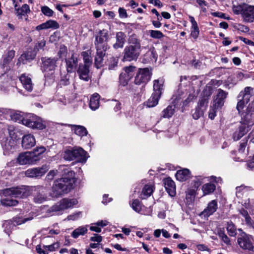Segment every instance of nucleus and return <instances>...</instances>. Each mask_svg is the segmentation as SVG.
<instances>
[{"label":"nucleus","instance_id":"60","mask_svg":"<svg viewBox=\"0 0 254 254\" xmlns=\"http://www.w3.org/2000/svg\"><path fill=\"white\" fill-rule=\"evenodd\" d=\"M36 250L39 254H48L47 251L45 248V245L42 247L40 245H37L36 248Z\"/></svg>","mask_w":254,"mask_h":254},{"label":"nucleus","instance_id":"48","mask_svg":"<svg viewBox=\"0 0 254 254\" xmlns=\"http://www.w3.org/2000/svg\"><path fill=\"white\" fill-rule=\"evenodd\" d=\"M227 230L230 236H235L236 235V229L232 222H228Z\"/></svg>","mask_w":254,"mask_h":254},{"label":"nucleus","instance_id":"55","mask_svg":"<svg viewBox=\"0 0 254 254\" xmlns=\"http://www.w3.org/2000/svg\"><path fill=\"white\" fill-rule=\"evenodd\" d=\"M45 45L46 41L45 40L42 39L40 41H39L35 44L34 50L37 52L39 50L43 49L45 46Z\"/></svg>","mask_w":254,"mask_h":254},{"label":"nucleus","instance_id":"22","mask_svg":"<svg viewBox=\"0 0 254 254\" xmlns=\"http://www.w3.org/2000/svg\"><path fill=\"white\" fill-rule=\"evenodd\" d=\"M89 66H87L83 64H80L77 72L79 74L80 79L85 81H88L89 79Z\"/></svg>","mask_w":254,"mask_h":254},{"label":"nucleus","instance_id":"17","mask_svg":"<svg viewBox=\"0 0 254 254\" xmlns=\"http://www.w3.org/2000/svg\"><path fill=\"white\" fill-rule=\"evenodd\" d=\"M217 208V201L216 200H211L208 203L206 208L201 212V215L204 217H209L212 215Z\"/></svg>","mask_w":254,"mask_h":254},{"label":"nucleus","instance_id":"51","mask_svg":"<svg viewBox=\"0 0 254 254\" xmlns=\"http://www.w3.org/2000/svg\"><path fill=\"white\" fill-rule=\"evenodd\" d=\"M45 23L46 24L47 29L53 28L56 29L59 27V23L55 20H49Z\"/></svg>","mask_w":254,"mask_h":254},{"label":"nucleus","instance_id":"31","mask_svg":"<svg viewBox=\"0 0 254 254\" xmlns=\"http://www.w3.org/2000/svg\"><path fill=\"white\" fill-rule=\"evenodd\" d=\"M17 161L20 165L30 164V155L29 152L21 153L17 158Z\"/></svg>","mask_w":254,"mask_h":254},{"label":"nucleus","instance_id":"64","mask_svg":"<svg viewBox=\"0 0 254 254\" xmlns=\"http://www.w3.org/2000/svg\"><path fill=\"white\" fill-rule=\"evenodd\" d=\"M245 104H247L244 100H243L242 98L239 99V102H238L237 109L238 111L240 112V111L243 109L244 105Z\"/></svg>","mask_w":254,"mask_h":254},{"label":"nucleus","instance_id":"44","mask_svg":"<svg viewBox=\"0 0 254 254\" xmlns=\"http://www.w3.org/2000/svg\"><path fill=\"white\" fill-rule=\"evenodd\" d=\"M1 203L5 206H12L16 205L18 204V201L12 199L3 198L1 200Z\"/></svg>","mask_w":254,"mask_h":254},{"label":"nucleus","instance_id":"9","mask_svg":"<svg viewBox=\"0 0 254 254\" xmlns=\"http://www.w3.org/2000/svg\"><path fill=\"white\" fill-rule=\"evenodd\" d=\"M135 67L133 66L125 67L120 75L119 83L122 86H126L129 80L133 76L135 73Z\"/></svg>","mask_w":254,"mask_h":254},{"label":"nucleus","instance_id":"18","mask_svg":"<svg viewBox=\"0 0 254 254\" xmlns=\"http://www.w3.org/2000/svg\"><path fill=\"white\" fill-rule=\"evenodd\" d=\"M164 187L167 192L171 196L176 194V186L174 182L170 178L164 180Z\"/></svg>","mask_w":254,"mask_h":254},{"label":"nucleus","instance_id":"23","mask_svg":"<svg viewBox=\"0 0 254 254\" xmlns=\"http://www.w3.org/2000/svg\"><path fill=\"white\" fill-rule=\"evenodd\" d=\"M126 35L122 32H119L117 33L116 35V42L113 45V47L115 49L118 48H122L123 47L125 41Z\"/></svg>","mask_w":254,"mask_h":254},{"label":"nucleus","instance_id":"1","mask_svg":"<svg viewBox=\"0 0 254 254\" xmlns=\"http://www.w3.org/2000/svg\"><path fill=\"white\" fill-rule=\"evenodd\" d=\"M60 170L64 171L62 178L56 180L53 187V192L56 196L66 193L73 189L75 183V173L66 166L61 165Z\"/></svg>","mask_w":254,"mask_h":254},{"label":"nucleus","instance_id":"32","mask_svg":"<svg viewBox=\"0 0 254 254\" xmlns=\"http://www.w3.org/2000/svg\"><path fill=\"white\" fill-rule=\"evenodd\" d=\"M153 83V93L161 96L164 81L162 79H156Z\"/></svg>","mask_w":254,"mask_h":254},{"label":"nucleus","instance_id":"41","mask_svg":"<svg viewBox=\"0 0 254 254\" xmlns=\"http://www.w3.org/2000/svg\"><path fill=\"white\" fill-rule=\"evenodd\" d=\"M15 55V51L13 50H9L5 54L4 57L3 62L2 63V65L5 66L9 64L12 60L13 59Z\"/></svg>","mask_w":254,"mask_h":254},{"label":"nucleus","instance_id":"12","mask_svg":"<svg viewBox=\"0 0 254 254\" xmlns=\"http://www.w3.org/2000/svg\"><path fill=\"white\" fill-rule=\"evenodd\" d=\"M49 170L47 165H43L41 167H36L29 169L25 172V176L29 178H38L44 175Z\"/></svg>","mask_w":254,"mask_h":254},{"label":"nucleus","instance_id":"6","mask_svg":"<svg viewBox=\"0 0 254 254\" xmlns=\"http://www.w3.org/2000/svg\"><path fill=\"white\" fill-rule=\"evenodd\" d=\"M108 39L109 34L108 30L106 29L100 30L95 36L94 44L96 49L107 50Z\"/></svg>","mask_w":254,"mask_h":254},{"label":"nucleus","instance_id":"42","mask_svg":"<svg viewBox=\"0 0 254 254\" xmlns=\"http://www.w3.org/2000/svg\"><path fill=\"white\" fill-rule=\"evenodd\" d=\"M175 107L174 105L168 106L163 111L162 117L163 118H169L172 117L175 112Z\"/></svg>","mask_w":254,"mask_h":254},{"label":"nucleus","instance_id":"5","mask_svg":"<svg viewBox=\"0 0 254 254\" xmlns=\"http://www.w3.org/2000/svg\"><path fill=\"white\" fill-rule=\"evenodd\" d=\"M78 203L76 198H64L53 205L49 209L50 212H60L72 208Z\"/></svg>","mask_w":254,"mask_h":254},{"label":"nucleus","instance_id":"59","mask_svg":"<svg viewBox=\"0 0 254 254\" xmlns=\"http://www.w3.org/2000/svg\"><path fill=\"white\" fill-rule=\"evenodd\" d=\"M192 65L196 69H200L203 68V64L202 62L199 60H193L191 62Z\"/></svg>","mask_w":254,"mask_h":254},{"label":"nucleus","instance_id":"2","mask_svg":"<svg viewBox=\"0 0 254 254\" xmlns=\"http://www.w3.org/2000/svg\"><path fill=\"white\" fill-rule=\"evenodd\" d=\"M12 119L15 122H21L23 125L33 129H43L46 127L45 123L41 118L32 114L23 117L19 114H15L12 116Z\"/></svg>","mask_w":254,"mask_h":254},{"label":"nucleus","instance_id":"54","mask_svg":"<svg viewBox=\"0 0 254 254\" xmlns=\"http://www.w3.org/2000/svg\"><path fill=\"white\" fill-rule=\"evenodd\" d=\"M60 247V244L59 243H55L52 245L46 246L45 245V248L47 251V252H54L57 250Z\"/></svg>","mask_w":254,"mask_h":254},{"label":"nucleus","instance_id":"21","mask_svg":"<svg viewBox=\"0 0 254 254\" xmlns=\"http://www.w3.org/2000/svg\"><path fill=\"white\" fill-rule=\"evenodd\" d=\"M106 50H96V55L95 58V65L99 68L104 65V57Z\"/></svg>","mask_w":254,"mask_h":254},{"label":"nucleus","instance_id":"61","mask_svg":"<svg viewBox=\"0 0 254 254\" xmlns=\"http://www.w3.org/2000/svg\"><path fill=\"white\" fill-rule=\"evenodd\" d=\"M203 115V112L199 108H196L194 113L192 114L193 118L197 120Z\"/></svg>","mask_w":254,"mask_h":254},{"label":"nucleus","instance_id":"57","mask_svg":"<svg viewBox=\"0 0 254 254\" xmlns=\"http://www.w3.org/2000/svg\"><path fill=\"white\" fill-rule=\"evenodd\" d=\"M118 59L117 58L112 57L110 58L109 63V69H113L117 66Z\"/></svg>","mask_w":254,"mask_h":254},{"label":"nucleus","instance_id":"62","mask_svg":"<svg viewBox=\"0 0 254 254\" xmlns=\"http://www.w3.org/2000/svg\"><path fill=\"white\" fill-rule=\"evenodd\" d=\"M203 179L201 177L197 178L195 180H193V188L194 189H197L202 183Z\"/></svg>","mask_w":254,"mask_h":254},{"label":"nucleus","instance_id":"58","mask_svg":"<svg viewBox=\"0 0 254 254\" xmlns=\"http://www.w3.org/2000/svg\"><path fill=\"white\" fill-rule=\"evenodd\" d=\"M81 214V212H78L75 213H73L67 216V219L68 220H75L78 219Z\"/></svg>","mask_w":254,"mask_h":254},{"label":"nucleus","instance_id":"13","mask_svg":"<svg viewBox=\"0 0 254 254\" xmlns=\"http://www.w3.org/2000/svg\"><path fill=\"white\" fill-rule=\"evenodd\" d=\"M237 242L240 247L244 250L253 251L254 248L252 238L247 235L238 238Z\"/></svg>","mask_w":254,"mask_h":254},{"label":"nucleus","instance_id":"20","mask_svg":"<svg viewBox=\"0 0 254 254\" xmlns=\"http://www.w3.org/2000/svg\"><path fill=\"white\" fill-rule=\"evenodd\" d=\"M36 143L34 137L31 134H27L23 137L22 146L25 149H29L34 146Z\"/></svg>","mask_w":254,"mask_h":254},{"label":"nucleus","instance_id":"38","mask_svg":"<svg viewBox=\"0 0 254 254\" xmlns=\"http://www.w3.org/2000/svg\"><path fill=\"white\" fill-rule=\"evenodd\" d=\"M148 51L145 54V57H146L148 60H156L157 58V55L154 47L153 46L148 47Z\"/></svg>","mask_w":254,"mask_h":254},{"label":"nucleus","instance_id":"40","mask_svg":"<svg viewBox=\"0 0 254 254\" xmlns=\"http://www.w3.org/2000/svg\"><path fill=\"white\" fill-rule=\"evenodd\" d=\"M216 188L215 185L211 183H206L204 184L202 188L204 195L209 194L213 192Z\"/></svg>","mask_w":254,"mask_h":254},{"label":"nucleus","instance_id":"43","mask_svg":"<svg viewBox=\"0 0 254 254\" xmlns=\"http://www.w3.org/2000/svg\"><path fill=\"white\" fill-rule=\"evenodd\" d=\"M64 158L65 160L71 161L75 159L74 148L71 150H66L64 154Z\"/></svg>","mask_w":254,"mask_h":254},{"label":"nucleus","instance_id":"50","mask_svg":"<svg viewBox=\"0 0 254 254\" xmlns=\"http://www.w3.org/2000/svg\"><path fill=\"white\" fill-rule=\"evenodd\" d=\"M30 155V160L31 164H35L37 161H39L41 156L38 154H37L36 152L33 151L29 152Z\"/></svg>","mask_w":254,"mask_h":254},{"label":"nucleus","instance_id":"35","mask_svg":"<svg viewBox=\"0 0 254 254\" xmlns=\"http://www.w3.org/2000/svg\"><path fill=\"white\" fill-rule=\"evenodd\" d=\"M30 11L29 5L27 4H24L21 7H19L17 9L15 13L19 18H22L23 16L26 15Z\"/></svg>","mask_w":254,"mask_h":254},{"label":"nucleus","instance_id":"11","mask_svg":"<svg viewBox=\"0 0 254 254\" xmlns=\"http://www.w3.org/2000/svg\"><path fill=\"white\" fill-rule=\"evenodd\" d=\"M140 51L141 50L132 46H126L124 51L123 60L129 62L136 60L140 55Z\"/></svg>","mask_w":254,"mask_h":254},{"label":"nucleus","instance_id":"36","mask_svg":"<svg viewBox=\"0 0 254 254\" xmlns=\"http://www.w3.org/2000/svg\"><path fill=\"white\" fill-rule=\"evenodd\" d=\"M128 46H132L134 48L141 50L140 41L134 35H131L128 39Z\"/></svg>","mask_w":254,"mask_h":254},{"label":"nucleus","instance_id":"34","mask_svg":"<svg viewBox=\"0 0 254 254\" xmlns=\"http://www.w3.org/2000/svg\"><path fill=\"white\" fill-rule=\"evenodd\" d=\"M36 53L37 52L34 50L33 51H27L21 56L20 58L18 59V61H22L23 64L25 63L24 60L30 61L35 58L36 55Z\"/></svg>","mask_w":254,"mask_h":254},{"label":"nucleus","instance_id":"14","mask_svg":"<svg viewBox=\"0 0 254 254\" xmlns=\"http://www.w3.org/2000/svg\"><path fill=\"white\" fill-rule=\"evenodd\" d=\"M227 94V92L222 89H218L216 97L214 101V107L215 108L220 109L223 106L225 99L226 98Z\"/></svg>","mask_w":254,"mask_h":254},{"label":"nucleus","instance_id":"28","mask_svg":"<svg viewBox=\"0 0 254 254\" xmlns=\"http://www.w3.org/2000/svg\"><path fill=\"white\" fill-rule=\"evenodd\" d=\"M161 96L153 93L150 98L145 103V105L148 108L154 107L158 103Z\"/></svg>","mask_w":254,"mask_h":254},{"label":"nucleus","instance_id":"24","mask_svg":"<svg viewBox=\"0 0 254 254\" xmlns=\"http://www.w3.org/2000/svg\"><path fill=\"white\" fill-rule=\"evenodd\" d=\"M66 126L71 127L72 130L74 131V132L78 136H84L87 134V130L83 126L71 124H67Z\"/></svg>","mask_w":254,"mask_h":254},{"label":"nucleus","instance_id":"45","mask_svg":"<svg viewBox=\"0 0 254 254\" xmlns=\"http://www.w3.org/2000/svg\"><path fill=\"white\" fill-rule=\"evenodd\" d=\"M3 227L4 229V231L9 235L11 230L15 227V225L11 221H6L3 223Z\"/></svg>","mask_w":254,"mask_h":254},{"label":"nucleus","instance_id":"52","mask_svg":"<svg viewBox=\"0 0 254 254\" xmlns=\"http://www.w3.org/2000/svg\"><path fill=\"white\" fill-rule=\"evenodd\" d=\"M67 48L64 45H61L59 51L58 52V56L60 58L65 57L67 54Z\"/></svg>","mask_w":254,"mask_h":254},{"label":"nucleus","instance_id":"53","mask_svg":"<svg viewBox=\"0 0 254 254\" xmlns=\"http://www.w3.org/2000/svg\"><path fill=\"white\" fill-rule=\"evenodd\" d=\"M41 11L46 16L50 17L52 16L54 13L53 10L50 9L47 6H43L41 7Z\"/></svg>","mask_w":254,"mask_h":254},{"label":"nucleus","instance_id":"19","mask_svg":"<svg viewBox=\"0 0 254 254\" xmlns=\"http://www.w3.org/2000/svg\"><path fill=\"white\" fill-rule=\"evenodd\" d=\"M74 148L75 159H76L78 162L85 163L88 158L87 152L81 147Z\"/></svg>","mask_w":254,"mask_h":254},{"label":"nucleus","instance_id":"30","mask_svg":"<svg viewBox=\"0 0 254 254\" xmlns=\"http://www.w3.org/2000/svg\"><path fill=\"white\" fill-rule=\"evenodd\" d=\"M100 96L98 93H94L90 98L89 106L92 110H96L99 107Z\"/></svg>","mask_w":254,"mask_h":254},{"label":"nucleus","instance_id":"16","mask_svg":"<svg viewBox=\"0 0 254 254\" xmlns=\"http://www.w3.org/2000/svg\"><path fill=\"white\" fill-rule=\"evenodd\" d=\"M19 80L23 88L28 92H31L33 89V84L31 77L26 73L22 74L19 77Z\"/></svg>","mask_w":254,"mask_h":254},{"label":"nucleus","instance_id":"8","mask_svg":"<svg viewBox=\"0 0 254 254\" xmlns=\"http://www.w3.org/2000/svg\"><path fill=\"white\" fill-rule=\"evenodd\" d=\"M151 72L148 68H140L135 77L134 83L137 85H145L150 80Z\"/></svg>","mask_w":254,"mask_h":254},{"label":"nucleus","instance_id":"33","mask_svg":"<svg viewBox=\"0 0 254 254\" xmlns=\"http://www.w3.org/2000/svg\"><path fill=\"white\" fill-rule=\"evenodd\" d=\"M153 191V186L152 185H146L142 189L140 197L141 199H145L150 196Z\"/></svg>","mask_w":254,"mask_h":254},{"label":"nucleus","instance_id":"25","mask_svg":"<svg viewBox=\"0 0 254 254\" xmlns=\"http://www.w3.org/2000/svg\"><path fill=\"white\" fill-rule=\"evenodd\" d=\"M190 175V171L188 169L178 170L176 174V179L181 182L188 180Z\"/></svg>","mask_w":254,"mask_h":254},{"label":"nucleus","instance_id":"47","mask_svg":"<svg viewBox=\"0 0 254 254\" xmlns=\"http://www.w3.org/2000/svg\"><path fill=\"white\" fill-rule=\"evenodd\" d=\"M131 206L132 208L137 212L139 213L141 210V203L140 201L137 199L132 200Z\"/></svg>","mask_w":254,"mask_h":254},{"label":"nucleus","instance_id":"63","mask_svg":"<svg viewBox=\"0 0 254 254\" xmlns=\"http://www.w3.org/2000/svg\"><path fill=\"white\" fill-rule=\"evenodd\" d=\"M219 109H217V108H215L214 107V105H213V106L212 107V108H211V109L209 111V118H210L212 120L214 119L215 117L216 116V112Z\"/></svg>","mask_w":254,"mask_h":254},{"label":"nucleus","instance_id":"10","mask_svg":"<svg viewBox=\"0 0 254 254\" xmlns=\"http://www.w3.org/2000/svg\"><path fill=\"white\" fill-rule=\"evenodd\" d=\"M58 59L56 57L51 58L45 57L41 58L42 62V68L44 72H51L53 73L54 71L57 67V62Z\"/></svg>","mask_w":254,"mask_h":254},{"label":"nucleus","instance_id":"7","mask_svg":"<svg viewBox=\"0 0 254 254\" xmlns=\"http://www.w3.org/2000/svg\"><path fill=\"white\" fill-rule=\"evenodd\" d=\"M254 124L253 121L246 120L241 123L238 128L233 133V137L234 140H238L245 135L250 130V127Z\"/></svg>","mask_w":254,"mask_h":254},{"label":"nucleus","instance_id":"49","mask_svg":"<svg viewBox=\"0 0 254 254\" xmlns=\"http://www.w3.org/2000/svg\"><path fill=\"white\" fill-rule=\"evenodd\" d=\"M150 36L154 39H161L164 37L162 32L158 30H151L149 31Z\"/></svg>","mask_w":254,"mask_h":254},{"label":"nucleus","instance_id":"46","mask_svg":"<svg viewBox=\"0 0 254 254\" xmlns=\"http://www.w3.org/2000/svg\"><path fill=\"white\" fill-rule=\"evenodd\" d=\"M81 56L83 57L84 64L87 66H90L92 64L91 57L89 55L88 52L84 51L81 53Z\"/></svg>","mask_w":254,"mask_h":254},{"label":"nucleus","instance_id":"3","mask_svg":"<svg viewBox=\"0 0 254 254\" xmlns=\"http://www.w3.org/2000/svg\"><path fill=\"white\" fill-rule=\"evenodd\" d=\"M233 11L236 14H241L244 21L246 22L254 21V6L247 4L234 6Z\"/></svg>","mask_w":254,"mask_h":254},{"label":"nucleus","instance_id":"4","mask_svg":"<svg viewBox=\"0 0 254 254\" xmlns=\"http://www.w3.org/2000/svg\"><path fill=\"white\" fill-rule=\"evenodd\" d=\"M2 194L5 196L14 197H26L31 194V188L26 186L5 189L2 190Z\"/></svg>","mask_w":254,"mask_h":254},{"label":"nucleus","instance_id":"29","mask_svg":"<svg viewBox=\"0 0 254 254\" xmlns=\"http://www.w3.org/2000/svg\"><path fill=\"white\" fill-rule=\"evenodd\" d=\"M253 88L251 87H247L245 88L244 91H241L238 96L239 98H242L245 100L246 103H248L252 96V91Z\"/></svg>","mask_w":254,"mask_h":254},{"label":"nucleus","instance_id":"15","mask_svg":"<svg viewBox=\"0 0 254 254\" xmlns=\"http://www.w3.org/2000/svg\"><path fill=\"white\" fill-rule=\"evenodd\" d=\"M66 67L67 72H72L76 70L78 65L77 57L74 53L71 56L65 60Z\"/></svg>","mask_w":254,"mask_h":254},{"label":"nucleus","instance_id":"37","mask_svg":"<svg viewBox=\"0 0 254 254\" xmlns=\"http://www.w3.org/2000/svg\"><path fill=\"white\" fill-rule=\"evenodd\" d=\"M87 232L86 226H80L75 229L71 233V236L74 238H77L80 235H84Z\"/></svg>","mask_w":254,"mask_h":254},{"label":"nucleus","instance_id":"56","mask_svg":"<svg viewBox=\"0 0 254 254\" xmlns=\"http://www.w3.org/2000/svg\"><path fill=\"white\" fill-rule=\"evenodd\" d=\"M70 76L68 74H66L64 76H62L60 80V85L63 86H66L70 83L69 81Z\"/></svg>","mask_w":254,"mask_h":254},{"label":"nucleus","instance_id":"26","mask_svg":"<svg viewBox=\"0 0 254 254\" xmlns=\"http://www.w3.org/2000/svg\"><path fill=\"white\" fill-rule=\"evenodd\" d=\"M190 22L191 23V35L192 37L196 39L199 35V30L196 21L195 20L194 17L192 16H189Z\"/></svg>","mask_w":254,"mask_h":254},{"label":"nucleus","instance_id":"27","mask_svg":"<svg viewBox=\"0 0 254 254\" xmlns=\"http://www.w3.org/2000/svg\"><path fill=\"white\" fill-rule=\"evenodd\" d=\"M47 199V196L42 189L39 192H37L34 196L33 201L36 203H42Z\"/></svg>","mask_w":254,"mask_h":254},{"label":"nucleus","instance_id":"39","mask_svg":"<svg viewBox=\"0 0 254 254\" xmlns=\"http://www.w3.org/2000/svg\"><path fill=\"white\" fill-rule=\"evenodd\" d=\"M61 166H60L58 169H54L50 171L46 176V179L49 181H51L54 179V177L58 174H60L61 176L64 173V171L60 170Z\"/></svg>","mask_w":254,"mask_h":254}]
</instances>
